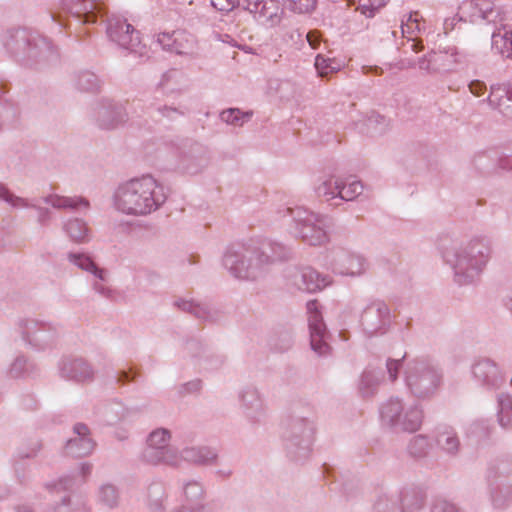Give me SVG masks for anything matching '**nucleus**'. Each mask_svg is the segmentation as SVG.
I'll use <instances>...</instances> for the list:
<instances>
[{"label": "nucleus", "instance_id": "56", "mask_svg": "<svg viewBox=\"0 0 512 512\" xmlns=\"http://www.w3.org/2000/svg\"><path fill=\"white\" fill-rule=\"evenodd\" d=\"M418 15V12H413L408 15L405 21L402 20L401 33L403 37L411 38L410 36L413 35L416 31H421V23Z\"/></svg>", "mask_w": 512, "mask_h": 512}, {"label": "nucleus", "instance_id": "19", "mask_svg": "<svg viewBox=\"0 0 512 512\" xmlns=\"http://www.w3.org/2000/svg\"><path fill=\"white\" fill-rule=\"evenodd\" d=\"M139 459L152 466L166 465L178 467L180 459L176 448H165L146 440V445L140 453Z\"/></svg>", "mask_w": 512, "mask_h": 512}, {"label": "nucleus", "instance_id": "7", "mask_svg": "<svg viewBox=\"0 0 512 512\" xmlns=\"http://www.w3.org/2000/svg\"><path fill=\"white\" fill-rule=\"evenodd\" d=\"M379 419L381 425L392 432L414 433L422 426L424 410L415 401L408 403L398 396H392L381 403Z\"/></svg>", "mask_w": 512, "mask_h": 512}, {"label": "nucleus", "instance_id": "12", "mask_svg": "<svg viewBox=\"0 0 512 512\" xmlns=\"http://www.w3.org/2000/svg\"><path fill=\"white\" fill-rule=\"evenodd\" d=\"M19 328L23 340L36 350L52 347L60 334L58 326L35 319L20 320Z\"/></svg>", "mask_w": 512, "mask_h": 512}, {"label": "nucleus", "instance_id": "33", "mask_svg": "<svg viewBox=\"0 0 512 512\" xmlns=\"http://www.w3.org/2000/svg\"><path fill=\"white\" fill-rule=\"evenodd\" d=\"M43 201L57 210L74 211L81 208L88 209L89 207V201L81 196L67 197L58 194H50L45 196Z\"/></svg>", "mask_w": 512, "mask_h": 512}, {"label": "nucleus", "instance_id": "41", "mask_svg": "<svg viewBox=\"0 0 512 512\" xmlns=\"http://www.w3.org/2000/svg\"><path fill=\"white\" fill-rule=\"evenodd\" d=\"M498 412L497 420L502 428L512 427V397L507 393H500L497 396Z\"/></svg>", "mask_w": 512, "mask_h": 512}, {"label": "nucleus", "instance_id": "23", "mask_svg": "<svg viewBox=\"0 0 512 512\" xmlns=\"http://www.w3.org/2000/svg\"><path fill=\"white\" fill-rule=\"evenodd\" d=\"M96 117L101 128L114 129L127 121L128 114L122 104L107 100L98 106Z\"/></svg>", "mask_w": 512, "mask_h": 512}, {"label": "nucleus", "instance_id": "3", "mask_svg": "<svg viewBox=\"0 0 512 512\" xmlns=\"http://www.w3.org/2000/svg\"><path fill=\"white\" fill-rule=\"evenodd\" d=\"M7 54L18 63L44 69L59 62V52L47 37L28 28L6 30L1 36Z\"/></svg>", "mask_w": 512, "mask_h": 512}, {"label": "nucleus", "instance_id": "47", "mask_svg": "<svg viewBox=\"0 0 512 512\" xmlns=\"http://www.w3.org/2000/svg\"><path fill=\"white\" fill-rule=\"evenodd\" d=\"M252 116V112H242L238 108H229L220 113V119L230 125L242 126Z\"/></svg>", "mask_w": 512, "mask_h": 512}, {"label": "nucleus", "instance_id": "58", "mask_svg": "<svg viewBox=\"0 0 512 512\" xmlns=\"http://www.w3.org/2000/svg\"><path fill=\"white\" fill-rule=\"evenodd\" d=\"M176 39L177 41L171 52L178 55H191L193 53V41L188 40L185 33L179 32Z\"/></svg>", "mask_w": 512, "mask_h": 512}, {"label": "nucleus", "instance_id": "26", "mask_svg": "<svg viewBox=\"0 0 512 512\" xmlns=\"http://www.w3.org/2000/svg\"><path fill=\"white\" fill-rule=\"evenodd\" d=\"M178 455L180 461L184 460L196 466H212L218 461L217 449L205 445L184 447Z\"/></svg>", "mask_w": 512, "mask_h": 512}, {"label": "nucleus", "instance_id": "16", "mask_svg": "<svg viewBox=\"0 0 512 512\" xmlns=\"http://www.w3.org/2000/svg\"><path fill=\"white\" fill-rule=\"evenodd\" d=\"M239 409L251 424L261 423L266 416L263 395L254 385H246L238 391Z\"/></svg>", "mask_w": 512, "mask_h": 512}, {"label": "nucleus", "instance_id": "17", "mask_svg": "<svg viewBox=\"0 0 512 512\" xmlns=\"http://www.w3.org/2000/svg\"><path fill=\"white\" fill-rule=\"evenodd\" d=\"M286 277L288 285L307 293L319 292L330 284L328 276L311 267L293 268Z\"/></svg>", "mask_w": 512, "mask_h": 512}, {"label": "nucleus", "instance_id": "2", "mask_svg": "<svg viewBox=\"0 0 512 512\" xmlns=\"http://www.w3.org/2000/svg\"><path fill=\"white\" fill-rule=\"evenodd\" d=\"M167 198L164 185L146 174L119 184L113 194V204L125 215L147 216L159 210Z\"/></svg>", "mask_w": 512, "mask_h": 512}, {"label": "nucleus", "instance_id": "59", "mask_svg": "<svg viewBox=\"0 0 512 512\" xmlns=\"http://www.w3.org/2000/svg\"><path fill=\"white\" fill-rule=\"evenodd\" d=\"M429 508L431 512H455L458 509L453 503L442 496H435L430 500Z\"/></svg>", "mask_w": 512, "mask_h": 512}, {"label": "nucleus", "instance_id": "35", "mask_svg": "<svg viewBox=\"0 0 512 512\" xmlns=\"http://www.w3.org/2000/svg\"><path fill=\"white\" fill-rule=\"evenodd\" d=\"M400 501L403 512H414L426 507L425 493L415 487L405 488L401 492Z\"/></svg>", "mask_w": 512, "mask_h": 512}, {"label": "nucleus", "instance_id": "34", "mask_svg": "<svg viewBox=\"0 0 512 512\" xmlns=\"http://www.w3.org/2000/svg\"><path fill=\"white\" fill-rule=\"evenodd\" d=\"M257 244L259 250L264 251L265 253H263V255L268 258L267 269L275 261L287 260L291 257V249L282 243L266 239L261 242H257Z\"/></svg>", "mask_w": 512, "mask_h": 512}, {"label": "nucleus", "instance_id": "44", "mask_svg": "<svg viewBox=\"0 0 512 512\" xmlns=\"http://www.w3.org/2000/svg\"><path fill=\"white\" fill-rule=\"evenodd\" d=\"M98 502L107 509L117 508L119 501V493L117 488L112 484H104L99 488L97 494Z\"/></svg>", "mask_w": 512, "mask_h": 512}, {"label": "nucleus", "instance_id": "22", "mask_svg": "<svg viewBox=\"0 0 512 512\" xmlns=\"http://www.w3.org/2000/svg\"><path fill=\"white\" fill-rule=\"evenodd\" d=\"M60 375L68 380L84 383L94 378L93 367L83 358H64L59 364Z\"/></svg>", "mask_w": 512, "mask_h": 512}, {"label": "nucleus", "instance_id": "55", "mask_svg": "<svg viewBox=\"0 0 512 512\" xmlns=\"http://www.w3.org/2000/svg\"><path fill=\"white\" fill-rule=\"evenodd\" d=\"M285 7L295 13L305 14L314 10L316 0H282Z\"/></svg>", "mask_w": 512, "mask_h": 512}, {"label": "nucleus", "instance_id": "28", "mask_svg": "<svg viewBox=\"0 0 512 512\" xmlns=\"http://www.w3.org/2000/svg\"><path fill=\"white\" fill-rule=\"evenodd\" d=\"M145 113L154 122H161L164 119L175 121L179 117L184 116L186 112L181 107L162 104L155 97H152L145 101Z\"/></svg>", "mask_w": 512, "mask_h": 512}, {"label": "nucleus", "instance_id": "64", "mask_svg": "<svg viewBox=\"0 0 512 512\" xmlns=\"http://www.w3.org/2000/svg\"><path fill=\"white\" fill-rule=\"evenodd\" d=\"M293 335L290 331H283L279 334L276 342L273 344L274 348L279 352H285L293 345Z\"/></svg>", "mask_w": 512, "mask_h": 512}, {"label": "nucleus", "instance_id": "20", "mask_svg": "<svg viewBox=\"0 0 512 512\" xmlns=\"http://www.w3.org/2000/svg\"><path fill=\"white\" fill-rule=\"evenodd\" d=\"M246 9L261 25L274 27L281 22L282 10L275 0H247Z\"/></svg>", "mask_w": 512, "mask_h": 512}, {"label": "nucleus", "instance_id": "36", "mask_svg": "<svg viewBox=\"0 0 512 512\" xmlns=\"http://www.w3.org/2000/svg\"><path fill=\"white\" fill-rule=\"evenodd\" d=\"M492 49L505 58L512 59V30L502 26L491 36Z\"/></svg>", "mask_w": 512, "mask_h": 512}, {"label": "nucleus", "instance_id": "48", "mask_svg": "<svg viewBox=\"0 0 512 512\" xmlns=\"http://www.w3.org/2000/svg\"><path fill=\"white\" fill-rule=\"evenodd\" d=\"M165 489L161 483H153L148 488L149 507L153 512L164 509Z\"/></svg>", "mask_w": 512, "mask_h": 512}, {"label": "nucleus", "instance_id": "40", "mask_svg": "<svg viewBox=\"0 0 512 512\" xmlns=\"http://www.w3.org/2000/svg\"><path fill=\"white\" fill-rule=\"evenodd\" d=\"M174 305L183 312L190 313L203 321H214L215 317L209 307L205 304L195 303L193 301L178 299Z\"/></svg>", "mask_w": 512, "mask_h": 512}, {"label": "nucleus", "instance_id": "8", "mask_svg": "<svg viewBox=\"0 0 512 512\" xmlns=\"http://www.w3.org/2000/svg\"><path fill=\"white\" fill-rule=\"evenodd\" d=\"M288 217L292 223L291 233L310 246H321L329 241L327 233L329 219L304 207H285L277 212Z\"/></svg>", "mask_w": 512, "mask_h": 512}, {"label": "nucleus", "instance_id": "39", "mask_svg": "<svg viewBox=\"0 0 512 512\" xmlns=\"http://www.w3.org/2000/svg\"><path fill=\"white\" fill-rule=\"evenodd\" d=\"M37 370L36 365L30 362L25 356H17L9 365L6 375L11 379H19L30 376Z\"/></svg>", "mask_w": 512, "mask_h": 512}, {"label": "nucleus", "instance_id": "25", "mask_svg": "<svg viewBox=\"0 0 512 512\" xmlns=\"http://www.w3.org/2000/svg\"><path fill=\"white\" fill-rule=\"evenodd\" d=\"M484 101L488 103L491 109L512 120V86L505 84L491 85L489 95Z\"/></svg>", "mask_w": 512, "mask_h": 512}, {"label": "nucleus", "instance_id": "1", "mask_svg": "<svg viewBox=\"0 0 512 512\" xmlns=\"http://www.w3.org/2000/svg\"><path fill=\"white\" fill-rule=\"evenodd\" d=\"M445 264L453 271L459 285L474 283L484 271L491 257V241L487 237H475L465 244L445 239L439 244Z\"/></svg>", "mask_w": 512, "mask_h": 512}, {"label": "nucleus", "instance_id": "57", "mask_svg": "<svg viewBox=\"0 0 512 512\" xmlns=\"http://www.w3.org/2000/svg\"><path fill=\"white\" fill-rule=\"evenodd\" d=\"M76 485L74 476L66 475L61 477L58 481L46 484V488L50 493L67 491Z\"/></svg>", "mask_w": 512, "mask_h": 512}, {"label": "nucleus", "instance_id": "60", "mask_svg": "<svg viewBox=\"0 0 512 512\" xmlns=\"http://www.w3.org/2000/svg\"><path fill=\"white\" fill-rule=\"evenodd\" d=\"M406 358V354L401 359H391L388 358L386 361V371L388 374L389 380L393 383L398 379L399 371L401 368L404 369L405 364L403 361Z\"/></svg>", "mask_w": 512, "mask_h": 512}, {"label": "nucleus", "instance_id": "51", "mask_svg": "<svg viewBox=\"0 0 512 512\" xmlns=\"http://www.w3.org/2000/svg\"><path fill=\"white\" fill-rule=\"evenodd\" d=\"M224 363L225 357L223 355L207 350L202 359H199L197 365L204 370L214 371L221 368Z\"/></svg>", "mask_w": 512, "mask_h": 512}, {"label": "nucleus", "instance_id": "43", "mask_svg": "<svg viewBox=\"0 0 512 512\" xmlns=\"http://www.w3.org/2000/svg\"><path fill=\"white\" fill-rule=\"evenodd\" d=\"M438 446L448 454H456L458 452L460 442L455 431L450 427H444L437 434Z\"/></svg>", "mask_w": 512, "mask_h": 512}, {"label": "nucleus", "instance_id": "30", "mask_svg": "<svg viewBox=\"0 0 512 512\" xmlns=\"http://www.w3.org/2000/svg\"><path fill=\"white\" fill-rule=\"evenodd\" d=\"M41 449L42 444L40 441H32L29 445L18 448L14 455L13 467L15 476L20 483H24L27 479L23 461L37 457Z\"/></svg>", "mask_w": 512, "mask_h": 512}, {"label": "nucleus", "instance_id": "10", "mask_svg": "<svg viewBox=\"0 0 512 512\" xmlns=\"http://www.w3.org/2000/svg\"><path fill=\"white\" fill-rule=\"evenodd\" d=\"M105 7L97 0H61V11L52 15V20L61 28H71L66 16H70L78 25L96 23L103 16Z\"/></svg>", "mask_w": 512, "mask_h": 512}, {"label": "nucleus", "instance_id": "4", "mask_svg": "<svg viewBox=\"0 0 512 512\" xmlns=\"http://www.w3.org/2000/svg\"><path fill=\"white\" fill-rule=\"evenodd\" d=\"M317 434V417L314 406L307 404L305 411L295 409L284 432L287 457L295 463H303L311 456Z\"/></svg>", "mask_w": 512, "mask_h": 512}, {"label": "nucleus", "instance_id": "13", "mask_svg": "<svg viewBox=\"0 0 512 512\" xmlns=\"http://www.w3.org/2000/svg\"><path fill=\"white\" fill-rule=\"evenodd\" d=\"M314 192L320 202L333 208L352 201V183L347 184L337 176L319 178L314 185Z\"/></svg>", "mask_w": 512, "mask_h": 512}, {"label": "nucleus", "instance_id": "50", "mask_svg": "<svg viewBox=\"0 0 512 512\" xmlns=\"http://www.w3.org/2000/svg\"><path fill=\"white\" fill-rule=\"evenodd\" d=\"M207 349L203 346V344L197 339H189L184 343L183 346V356L189 357L196 362L199 363V359H202L203 355L206 353Z\"/></svg>", "mask_w": 512, "mask_h": 512}, {"label": "nucleus", "instance_id": "46", "mask_svg": "<svg viewBox=\"0 0 512 512\" xmlns=\"http://www.w3.org/2000/svg\"><path fill=\"white\" fill-rule=\"evenodd\" d=\"M0 199L8 203L14 208H33L36 207L35 203L30 202L28 199L14 195L9 188L0 183Z\"/></svg>", "mask_w": 512, "mask_h": 512}, {"label": "nucleus", "instance_id": "6", "mask_svg": "<svg viewBox=\"0 0 512 512\" xmlns=\"http://www.w3.org/2000/svg\"><path fill=\"white\" fill-rule=\"evenodd\" d=\"M403 374L408 393L417 400L431 399L443 383L442 370L427 357L406 361Z\"/></svg>", "mask_w": 512, "mask_h": 512}, {"label": "nucleus", "instance_id": "37", "mask_svg": "<svg viewBox=\"0 0 512 512\" xmlns=\"http://www.w3.org/2000/svg\"><path fill=\"white\" fill-rule=\"evenodd\" d=\"M63 230L71 241L75 243H87L90 241L87 223L80 218H72L63 224Z\"/></svg>", "mask_w": 512, "mask_h": 512}, {"label": "nucleus", "instance_id": "42", "mask_svg": "<svg viewBox=\"0 0 512 512\" xmlns=\"http://www.w3.org/2000/svg\"><path fill=\"white\" fill-rule=\"evenodd\" d=\"M102 84L101 79L90 70H82L75 74L74 85L78 90L96 92Z\"/></svg>", "mask_w": 512, "mask_h": 512}, {"label": "nucleus", "instance_id": "5", "mask_svg": "<svg viewBox=\"0 0 512 512\" xmlns=\"http://www.w3.org/2000/svg\"><path fill=\"white\" fill-rule=\"evenodd\" d=\"M257 242L234 243L223 254L222 265L231 276L240 280H256L267 272L268 258Z\"/></svg>", "mask_w": 512, "mask_h": 512}, {"label": "nucleus", "instance_id": "62", "mask_svg": "<svg viewBox=\"0 0 512 512\" xmlns=\"http://www.w3.org/2000/svg\"><path fill=\"white\" fill-rule=\"evenodd\" d=\"M498 478L501 484L512 486V462L502 461L497 465Z\"/></svg>", "mask_w": 512, "mask_h": 512}, {"label": "nucleus", "instance_id": "52", "mask_svg": "<svg viewBox=\"0 0 512 512\" xmlns=\"http://www.w3.org/2000/svg\"><path fill=\"white\" fill-rule=\"evenodd\" d=\"M172 433L169 429L158 427L153 429L146 437V440L165 448H173L170 446Z\"/></svg>", "mask_w": 512, "mask_h": 512}, {"label": "nucleus", "instance_id": "32", "mask_svg": "<svg viewBox=\"0 0 512 512\" xmlns=\"http://www.w3.org/2000/svg\"><path fill=\"white\" fill-rule=\"evenodd\" d=\"M67 260L77 268L92 274L99 280H104V276L107 275V271L104 268H100L92 259V257L85 252H69L67 254Z\"/></svg>", "mask_w": 512, "mask_h": 512}, {"label": "nucleus", "instance_id": "31", "mask_svg": "<svg viewBox=\"0 0 512 512\" xmlns=\"http://www.w3.org/2000/svg\"><path fill=\"white\" fill-rule=\"evenodd\" d=\"M98 414L106 425H114L128 419L132 410L125 407L122 402L115 400L104 404L99 409Z\"/></svg>", "mask_w": 512, "mask_h": 512}, {"label": "nucleus", "instance_id": "9", "mask_svg": "<svg viewBox=\"0 0 512 512\" xmlns=\"http://www.w3.org/2000/svg\"><path fill=\"white\" fill-rule=\"evenodd\" d=\"M170 146L173 154L170 166L176 171L195 175L210 163L208 148L192 139L177 138L170 142Z\"/></svg>", "mask_w": 512, "mask_h": 512}, {"label": "nucleus", "instance_id": "24", "mask_svg": "<svg viewBox=\"0 0 512 512\" xmlns=\"http://www.w3.org/2000/svg\"><path fill=\"white\" fill-rule=\"evenodd\" d=\"M494 5L488 0H468L459 6V19L475 23L479 20L493 21Z\"/></svg>", "mask_w": 512, "mask_h": 512}, {"label": "nucleus", "instance_id": "45", "mask_svg": "<svg viewBox=\"0 0 512 512\" xmlns=\"http://www.w3.org/2000/svg\"><path fill=\"white\" fill-rule=\"evenodd\" d=\"M443 58L444 55L442 53L431 51L419 58L418 67L419 69L426 71L428 74L438 73L440 71L439 62L442 61Z\"/></svg>", "mask_w": 512, "mask_h": 512}, {"label": "nucleus", "instance_id": "14", "mask_svg": "<svg viewBox=\"0 0 512 512\" xmlns=\"http://www.w3.org/2000/svg\"><path fill=\"white\" fill-rule=\"evenodd\" d=\"M311 349L319 356H325L330 350L326 342L327 328L324 323L320 303L314 299L306 304Z\"/></svg>", "mask_w": 512, "mask_h": 512}, {"label": "nucleus", "instance_id": "61", "mask_svg": "<svg viewBox=\"0 0 512 512\" xmlns=\"http://www.w3.org/2000/svg\"><path fill=\"white\" fill-rule=\"evenodd\" d=\"M105 281L106 275L104 276V280H99L98 278H95L91 284L92 289L101 297L108 300H112L115 298V291L111 287L106 285Z\"/></svg>", "mask_w": 512, "mask_h": 512}, {"label": "nucleus", "instance_id": "27", "mask_svg": "<svg viewBox=\"0 0 512 512\" xmlns=\"http://www.w3.org/2000/svg\"><path fill=\"white\" fill-rule=\"evenodd\" d=\"M390 127V120L376 113L360 114L354 121V128L360 133L369 136H378L384 134Z\"/></svg>", "mask_w": 512, "mask_h": 512}, {"label": "nucleus", "instance_id": "21", "mask_svg": "<svg viewBox=\"0 0 512 512\" xmlns=\"http://www.w3.org/2000/svg\"><path fill=\"white\" fill-rule=\"evenodd\" d=\"M74 436L65 445L67 455L80 458L88 456L95 448V442L90 436L89 428L83 423L73 427Z\"/></svg>", "mask_w": 512, "mask_h": 512}, {"label": "nucleus", "instance_id": "38", "mask_svg": "<svg viewBox=\"0 0 512 512\" xmlns=\"http://www.w3.org/2000/svg\"><path fill=\"white\" fill-rule=\"evenodd\" d=\"M184 495L187 503L189 504V512H198L205 508L204 500V487L200 482L189 481L184 486Z\"/></svg>", "mask_w": 512, "mask_h": 512}, {"label": "nucleus", "instance_id": "29", "mask_svg": "<svg viewBox=\"0 0 512 512\" xmlns=\"http://www.w3.org/2000/svg\"><path fill=\"white\" fill-rule=\"evenodd\" d=\"M384 374L382 369L368 367L360 376L358 392L363 398H370L376 395L380 384L383 382Z\"/></svg>", "mask_w": 512, "mask_h": 512}, {"label": "nucleus", "instance_id": "11", "mask_svg": "<svg viewBox=\"0 0 512 512\" xmlns=\"http://www.w3.org/2000/svg\"><path fill=\"white\" fill-rule=\"evenodd\" d=\"M392 323V313L386 302L380 299L370 300L359 312L358 328L368 337L385 335Z\"/></svg>", "mask_w": 512, "mask_h": 512}, {"label": "nucleus", "instance_id": "53", "mask_svg": "<svg viewBox=\"0 0 512 512\" xmlns=\"http://www.w3.org/2000/svg\"><path fill=\"white\" fill-rule=\"evenodd\" d=\"M354 10L360 11L366 17H373L375 12L386 4L385 0H354Z\"/></svg>", "mask_w": 512, "mask_h": 512}, {"label": "nucleus", "instance_id": "63", "mask_svg": "<svg viewBox=\"0 0 512 512\" xmlns=\"http://www.w3.org/2000/svg\"><path fill=\"white\" fill-rule=\"evenodd\" d=\"M179 31H173L172 33L163 32L157 35V43L162 47L163 50H167L169 52L172 51L173 46L177 41Z\"/></svg>", "mask_w": 512, "mask_h": 512}, {"label": "nucleus", "instance_id": "18", "mask_svg": "<svg viewBox=\"0 0 512 512\" xmlns=\"http://www.w3.org/2000/svg\"><path fill=\"white\" fill-rule=\"evenodd\" d=\"M471 373L474 380L488 390H497L506 381L498 364L486 357L478 358L473 362Z\"/></svg>", "mask_w": 512, "mask_h": 512}, {"label": "nucleus", "instance_id": "15", "mask_svg": "<svg viewBox=\"0 0 512 512\" xmlns=\"http://www.w3.org/2000/svg\"><path fill=\"white\" fill-rule=\"evenodd\" d=\"M106 33L109 39L120 48L129 52H138L141 44L139 31L120 16L113 15L107 20Z\"/></svg>", "mask_w": 512, "mask_h": 512}, {"label": "nucleus", "instance_id": "54", "mask_svg": "<svg viewBox=\"0 0 512 512\" xmlns=\"http://www.w3.org/2000/svg\"><path fill=\"white\" fill-rule=\"evenodd\" d=\"M314 65L318 74L321 76L328 75L339 69V65L334 59L325 57L323 54L316 56Z\"/></svg>", "mask_w": 512, "mask_h": 512}, {"label": "nucleus", "instance_id": "49", "mask_svg": "<svg viewBox=\"0 0 512 512\" xmlns=\"http://www.w3.org/2000/svg\"><path fill=\"white\" fill-rule=\"evenodd\" d=\"M430 448L429 440L424 435L413 437L408 445V452L415 458H422L427 455Z\"/></svg>", "mask_w": 512, "mask_h": 512}]
</instances>
